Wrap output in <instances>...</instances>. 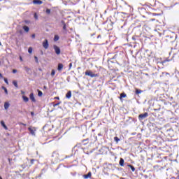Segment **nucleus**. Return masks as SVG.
I'll use <instances>...</instances> for the list:
<instances>
[{"label":"nucleus","mask_w":179,"mask_h":179,"mask_svg":"<svg viewBox=\"0 0 179 179\" xmlns=\"http://www.w3.org/2000/svg\"><path fill=\"white\" fill-rule=\"evenodd\" d=\"M114 141L115 142H116L117 143H118L120 142V138L117 136L114 137Z\"/></svg>","instance_id":"5701e85b"},{"label":"nucleus","mask_w":179,"mask_h":179,"mask_svg":"<svg viewBox=\"0 0 179 179\" xmlns=\"http://www.w3.org/2000/svg\"><path fill=\"white\" fill-rule=\"evenodd\" d=\"M72 97V92L71 91H69L66 94V99H71Z\"/></svg>","instance_id":"6e6552de"},{"label":"nucleus","mask_w":179,"mask_h":179,"mask_svg":"<svg viewBox=\"0 0 179 179\" xmlns=\"http://www.w3.org/2000/svg\"><path fill=\"white\" fill-rule=\"evenodd\" d=\"M42 45L45 50H48V47H50V44H48V40L45 39V41L43 42Z\"/></svg>","instance_id":"7ed1b4c3"},{"label":"nucleus","mask_w":179,"mask_h":179,"mask_svg":"<svg viewBox=\"0 0 179 179\" xmlns=\"http://www.w3.org/2000/svg\"><path fill=\"white\" fill-rule=\"evenodd\" d=\"M125 97H127V94H125V93L120 94V100H121V99H124Z\"/></svg>","instance_id":"2eb2a0df"},{"label":"nucleus","mask_w":179,"mask_h":179,"mask_svg":"<svg viewBox=\"0 0 179 179\" xmlns=\"http://www.w3.org/2000/svg\"><path fill=\"white\" fill-rule=\"evenodd\" d=\"M0 78H2V73H0Z\"/></svg>","instance_id":"37998d69"},{"label":"nucleus","mask_w":179,"mask_h":179,"mask_svg":"<svg viewBox=\"0 0 179 179\" xmlns=\"http://www.w3.org/2000/svg\"><path fill=\"white\" fill-rule=\"evenodd\" d=\"M13 85H14L15 87H19V86L17 85V81L16 80L13 81Z\"/></svg>","instance_id":"6ab92c4d"},{"label":"nucleus","mask_w":179,"mask_h":179,"mask_svg":"<svg viewBox=\"0 0 179 179\" xmlns=\"http://www.w3.org/2000/svg\"><path fill=\"white\" fill-rule=\"evenodd\" d=\"M10 106V104L9 103V102H5L4 103V108H5V110H8V108H9Z\"/></svg>","instance_id":"9b49d317"},{"label":"nucleus","mask_w":179,"mask_h":179,"mask_svg":"<svg viewBox=\"0 0 179 179\" xmlns=\"http://www.w3.org/2000/svg\"><path fill=\"white\" fill-rule=\"evenodd\" d=\"M24 69H25V71H26V72H27V73H29V72H30V68H29V67H27V66H25V67H24Z\"/></svg>","instance_id":"a878e982"},{"label":"nucleus","mask_w":179,"mask_h":179,"mask_svg":"<svg viewBox=\"0 0 179 179\" xmlns=\"http://www.w3.org/2000/svg\"><path fill=\"white\" fill-rule=\"evenodd\" d=\"M34 19H36V20H37V19H38V16L37 15V13H34Z\"/></svg>","instance_id":"c85d7f7f"},{"label":"nucleus","mask_w":179,"mask_h":179,"mask_svg":"<svg viewBox=\"0 0 179 179\" xmlns=\"http://www.w3.org/2000/svg\"><path fill=\"white\" fill-rule=\"evenodd\" d=\"M127 166H128V167H129V168L131 169V170L133 172L135 171V167H134V166H132V165H131V164H128Z\"/></svg>","instance_id":"f3484780"},{"label":"nucleus","mask_w":179,"mask_h":179,"mask_svg":"<svg viewBox=\"0 0 179 179\" xmlns=\"http://www.w3.org/2000/svg\"><path fill=\"white\" fill-rule=\"evenodd\" d=\"M0 45H1V43H0Z\"/></svg>","instance_id":"8fccbe9b"},{"label":"nucleus","mask_w":179,"mask_h":179,"mask_svg":"<svg viewBox=\"0 0 179 179\" xmlns=\"http://www.w3.org/2000/svg\"><path fill=\"white\" fill-rule=\"evenodd\" d=\"M63 68L64 64H62V63H59L57 66V71H62Z\"/></svg>","instance_id":"0eeeda50"},{"label":"nucleus","mask_w":179,"mask_h":179,"mask_svg":"<svg viewBox=\"0 0 179 179\" xmlns=\"http://www.w3.org/2000/svg\"><path fill=\"white\" fill-rule=\"evenodd\" d=\"M53 48H54L55 52V54H57V55H59V54H61V49L59 48V47L57 46L56 45H54Z\"/></svg>","instance_id":"20e7f679"},{"label":"nucleus","mask_w":179,"mask_h":179,"mask_svg":"<svg viewBox=\"0 0 179 179\" xmlns=\"http://www.w3.org/2000/svg\"><path fill=\"white\" fill-rule=\"evenodd\" d=\"M28 52L29 54H31V52H33V48H31V47H29V49H28Z\"/></svg>","instance_id":"bb28decb"},{"label":"nucleus","mask_w":179,"mask_h":179,"mask_svg":"<svg viewBox=\"0 0 179 179\" xmlns=\"http://www.w3.org/2000/svg\"><path fill=\"white\" fill-rule=\"evenodd\" d=\"M53 76H55V70L52 69L51 72V77L53 78Z\"/></svg>","instance_id":"b1692460"},{"label":"nucleus","mask_w":179,"mask_h":179,"mask_svg":"<svg viewBox=\"0 0 179 179\" xmlns=\"http://www.w3.org/2000/svg\"><path fill=\"white\" fill-rule=\"evenodd\" d=\"M156 15H157V14H154L155 16H156Z\"/></svg>","instance_id":"de8ad7c7"},{"label":"nucleus","mask_w":179,"mask_h":179,"mask_svg":"<svg viewBox=\"0 0 179 179\" xmlns=\"http://www.w3.org/2000/svg\"><path fill=\"white\" fill-rule=\"evenodd\" d=\"M148 117H149V113L145 112V113H144L143 114H140L138 115V120H139V121H143V120H145V118H148Z\"/></svg>","instance_id":"f03ea898"},{"label":"nucleus","mask_w":179,"mask_h":179,"mask_svg":"<svg viewBox=\"0 0 179 179\" xmlns=\"http://www.w3.org/2000/svg\"><path fill=\"white\" fill-rule=\"evenodd\" d=\"M1 89H3V90H4V92L6 93V94H8V89H6V87L3 86V87H1Z\"/></svg>","instance_id":"4be33fe9"},{"label":"nucleus","mask_w":179,"mask_h":179,"mask_svg":"<svg viewBox=\"0 0 179 179\" xmlns=\"http://www.w3.org/2000/svg\"><path fill=\"white\" fill-rule=\"evenodd\" d=\"M1 124L5 129H8V127H6V124H5V122L1 121Z\"/></svg>","instance_id":"4468645a"},{"label":"nucleus","mask_w":179,"mask_h":179,"mask_svg":"<svg viewBox=\"0 0 179 179\" xmlns=\"http://www.w3.org/2000/svg\"><path fill=\"white\" fill-rule=\"evenodd\" d=\"M31 115H34V112H31Z\"/></svg>","instance_id":"58836bf2"},{"label":"nucleus","mask_w":179,"mask_h":179,"mask_svg":"<svg viewBox=\"0 0 179 179\" xmlns=\"http://www.w3.org/2000/svg\"><path fill=\"white\" fill-rule=\"evenodd\" d=\"M142 93V90H136V94H141Z\"/></svg>","instance_id":"393cba45"},{"label":"nucleus","mask_w":179,"mask_h":179,"mask_svg":"<svg viewBox=\"0 0 179 179\" xmlns=\"http://www.w3.org/2000/svg\"><path fill=\"white\" fill-rule=\"evenodd\" d=\"M31 37H32V38H36V34H33L31 35Z\"/></svg>","instance_id":"473e14b6"},{"label":"nucleus","mask_w":179,"mask_h":179,"mask_svg":"<svg viewBox=\"0 0 179 179\" xmlns=\"http://www.w3.org/2000/svg\"><path fill=\"white\" fill-rule=\"evenodd\" d=\"M20 125H23V127H26V124L22 123V122L20 123Z\"/></svg>","instance_id":"f704fd0d"},{"label":"nucleus","mask_w":179,"mask_h":179,"mask_svg":"<svg viewBox=\"0 0 179 179\" xmlns=\"http://www.w3.org/2000/svg\"><path fill=\"white\" fill-rule=\"evenodd\" d=\"M20 60L22 62L23 61V58H22V57H20Z\"/></svg>","instance_id":"4c0bfd02"},{"label":"nucleus","mask_w":179,"mask_h":179,"mask_svg":"<svg viewBox=\"0 0 179 179\" xmlns=\"http://www.w3.org/2000/svg\"><path fill=\"white\" fill-rule=\"evenodd\" d=\"M55 99H56L57 100H59V97H58V96L55 97Z\"/></svg>","instance_id":"79ce46f5"},{"label":"nucleus","mask_w":179,"mask_h":179,"mask_svg":"<svg viewBox=\"0 0 179 179\" xmlns=\"http://www.w3.org/2000/svg\"><path fill=\"white\" fill-rule=\"evenodd\" d=\"M29 99L33 103H36V98H34V94L33 92L30 94Z\"/></svg>","instance_id":"423d86ee"},{"label":"nucleus","mask_w":179,"mask_h":179,"mask_svg":"<svg viewBox=\"0 0 179 179\" xmlns=\"http://www.w3.org/2000/svg\"><path fill=\"white\" fill-rule=\"evenodd\" d=\"M34 59L35 62H36V64H38V58L37 57V56H34Z\"/></svg>","instance_id":"cd10ccee"},{"label":"nucleus","mask_w":179,"mask_h":179,"mask_svg":"<svg viewBox=\"0 0 179 179\" xmlns=\"http://www.w3.org/2000/svg\"><path fill=\"white\" fill-rule=\"evenodd\" d=\"M4 82H5V83H6V85H9V83L8 82L7 78H4Z\"/></svg>","instance_id":"2f4dec72"},{"label":"nucleus","mask_w":179,"mask_h":179,"mask_svg":"<svg viewBox=\"0 0 179 179\" xmlns=\"http://www.w3.org/2000/svg\"><path fill=\"white\" fill-rule=\"evenodd\" d=\"M101 38V35H99V36H97V38Z\"/></svg>","instance_id":"ea45409f"},{"label":"nucleus","mask_w":179,"mask_h":179,"mask_svg":"<svg viewBox=\"0 0 179 179\" xmlns=\"http://www.w3.org/2000/svg\"><path fill=\"white\" fill-rule=\"evenodd\" d=\"M61 104V102H58L57 103H55L53 105V107H57V106H59Z\"/></svg>","instance_id":"7c9ffc66"},{"label":"nucleus","mask_w":179,"mask_h":179,"mask_svg":"<svg viewBox=\"0 0 179 179\" xmlns=\"http://www.w3.org/2000/svg\"><path fill=\"white\" fill-rule=\"evenodd\" d=\"M22 29L24 30V31H26V33H29V30H30V28H29L27 26L22 27Z\"/></svg>","instance_id":"f8f14e48"},{"label":"nucleus","mask_w":179,"mask_h":179,"mask_svg":"<svg viewBox=\"0 0 179 179\" xmlns=\"http://www.w3.org/2000/svg\"><path fill=\"white\" fill-rule=\"evenodd\" d=\"M28 130L30 132V134L32 135V136H36V128L35 127H29Z\"/></svg>","instance_id":"39448f33"},{"label":"nucleus","mask_w":179,"mask_h":179,"mask_svg":"<svg viewBox=\"0 0 179 179\" xmlns=\"http://www.w3.org/2000/svg\"><path fill=\"white\" fill-rule=\"evenodd\" d=\"M43 89H47V87H46V86H44V87H43Z\"/></svg>","instance_id":"c03bdc74"},{"label":"nucleus","mask_w":179,"mask_h":179,"mask_svg":"<svg viewBox=\"0 0 179 179\" xmlns=\"http://www.w3.org/2000/svg\"><path fill=\"white\" fill-rule=\"evenodd\" d=\"M59 40V36L58 35H55L54 38V41H58Z\"/></svg>","instance_id":"412c9836"},{"label":"nucleus","mask_w":179,"mask_h":179,"mask_svg":"<svg viewBox=\"0 0 179 179\" xmlns=\"http://www.w3.org/2000/svg\"><path fill=\"white\" fill-rule=\"evenodd\" d=\"M46 13L48 14V15H50V13H51V10H50V9H46Z\"/></svg>","instance_id":"c756f323"},{"label":"nucleus","mask_w":179,"mask_h":179,"mask_svg":"<svg viewBox=\"0 0 179 179\" xmlns=\"http://www.w3.org/2000/svg\"><path fill=\"white\" fill-rule=\"evenodd\" d=\"M124 162H125L124 161V159L120 158V162H119L120 166H121V167H124Z\"/></svg>","instance_id":"1a4fd4ad"},{"label":"nucleus","mask_w":179,"mask_h":179,"mask_svg":"<svg viewBox=\"0 0 179 179\" xmlns=\"http://www.w3.org/2000/svg\"><path fill=\"white\" fill-rule=\"evenodd\" d=\"M86 76H90V78H99V74L92 73L90 70H87L85 73Z\"/></svg>","instance_id":"f257e3e1"},{"label":"nucleus","mask_w":179,"mask_h":179,"mask_svg":"<svg viewBox=\"0 0 179 179\" xmlns=\"http://www.w3.org/2000/svg\"><path fill=\"white\" fill-rule=\"evenodd\" d=\"M178 179H179V176H178V178H177Z\"/></svg>","instance_id":"09e8293b"},{"label":"nucleus","mask_w":179,"mask_h":179,"mask_svg":"<svg viewBox=\"0 0 179 179\" xmlns=\"http://www.w3.org/2000/svg\"><path fill=\"white\" fill-rule=\"evenodd\" d=\"M34 163V159L31 160V164H33Z\"/></svg>","instance_id":"e433bc0d"},{"label":"nucleus","mask_w":179,"mask_h":179,"mask_svg":"<svg viewBox=\"0 0 179 179\" xmlns=\"http://www.w3.org/2000/svg\"><path fill=\"white\" fill-rule=\"evenodd\" d=\"M62 23L63 24V30H66V24H65V22L62 21Z\"/></svg>","instance_id":"a211bd4d"},{"label":"nucleus","mask_w":179,"mask_h":179,"mask_svg":"<svg viewBox=\"0 0 179 179\" xmlns=\"http://www.w3.org/2000/svg\"><path fill=\"white\" fill-rule=\"evenodd\" d=\"M25 23H28V21H25Z\"/></svg>","instance_id":"a18cd8bd"},{"label":"nucleus","mask_w":179,"mask_h":179,"mask_svg":"<svg viewBox=\"0 0 179 179\" xmlns=\"http://www.w3.org/2000/svg\"><path fill=\"white\" fill-rule=\"evenodd\" d=\"M83 177L85 179L90 178L92 177V173L89 172L87 175H84Z\"/></svg>","instance_id":"9d476101"},{"label":"nucleus","mask_w":179,"mask_h":179,"mask_svg":"<svg viewBox=\"0 0 179 179\" xmlns=\"http://www.w3.org/2000/svg\"><path fill=\"white\" fill-rule=\"evenodd\" d=\"M23 101H25V103H27L29 101V98L26 96H22Z\"/></svg>","instance_id":"dca6fc26"},{"label":"nucleus","mask_w":179,"mask_h":179,"mask_svg":"<svg viewBox=\"0 0 179 179\" xmlns=\"http://www.w3.org/2000/svg\"><path fill=\"white\" fill-rule=\"evenodd\" d=\"M0 179H3L2 177L0 176Z\"/></svg>","instance_id":"49530a36"},{"label":"nucleus","mask_w":179,"mask_h":179,"mask_svg":"<svg viewBox=\"0 0 179 179\" xmlns=\"http://www.w3.org/2000/svg\"><path fill=\"white\" fill-rule=\"evenodd\" d=\"M38 97H41V96H43V92L40 91V90H38Z\"/></svg>","instance_id":"aec40b11"},{"label":"nucleus","mask_w":179,"mask_h":179,"mask_svg":"<svg viewBox=\"0 0 179 179\" xmlns=\"http://www.w3.org/2000/svg\"><path fill=\"white\" fill-rule=\"evenodd\" d=\"M34 3H36L37 5H41V3H43V1L40 0H34Z\"/></svg>","instance_id":"ddd939ff"},{"label":"nucleus","mask_w":179,"mask_h":179,"mask_svg":"<svg viewBox=\"0 0 179 179\" xmlns=\"http://www.w3.org/2000/svg\"><path fill=\"white\" fill-rule=\"evenodd\" d=\"M41 55H44V52L41 51Z\"/></svg>","instance_id":"a19ab883"},{"label":"nucleus","mask_w":179,"mask_h":179,"mask_svg":"<svg viewBox=\"0 0 179 179\" xmlns=\"http://www.w3.org/2000/svg\"><path fill=\"white\" fill-rule=\"evenodd\" d=\"M16 72H17V70H16V69L13 70V73H16Z\"/></svg>","instance_id":"72a5a7b5"},{"label":"nucleus","mask_w":179,"mask_h":179,"mask_svg":"<svg viewBox=\"0 0 179 179\" xmlns=\"http://www.w3.org/2000/svg\"><path fill=\"white\" fill-rule=\"evenodd\" d=\"M71 68H72V63L69 64V69H71Z\"/></svg>","instance_id":"c9c22d12"}]
</instances>
